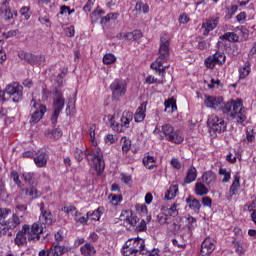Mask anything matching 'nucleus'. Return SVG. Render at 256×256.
<instances>
[{
  "mask_svg": "<svg viewBox=\"0 0 256 256\" xmlns=\"http://www.w3.org/2000/svg\"><path fill=\"white\" fill-rule=\"evenodd\" d=\"M167 59H169V37L167 34H164L160 37L159 57L151 63V69H154L162 78L157 79L153 76H148L146 77V83L148 85L165 83V69H169V65L163 66V64L167 63Z\"/></svg>",
  "mask_w": 256,
  "mask_h": 256,
  "instance_id": "obj_1",
  "label": "nucleus"
},
{
  "mask_svg": "<svg viewBox=\"0 0 256 256\" xmlns=\"http://www.w3.org/2000/svg\"><path fill=\"white\" fill-rule=\"evenodd\" d=\"M84 156L86 157L88 163H93L97 173H103L105 171V161L103 160V153L99 148L93 150L86 149L84 151Z\"/></svg>",
  "mask_w": 256,
  "mask_h": 256,
  "instance_id": "obj_2",
  "label": "nucleus"
},
{
  "mask_svg": "<svg viewBox=\"0 0 256 256\" xmlns=\"http://www.w3.org/2000/svg\"><path fill=\"white\" fill-rule=\"evenodd\" d=\"M63 107H65V98L63 97V92L59 90V88H55L54 90V99H53V114L51 117L52 125H57V119H59V115L63 111Z\"/></svg>",
  "mask_w": 256,
  "mask_h": 256,
  "instance_id": "obj_3",
  "label": "nucleus"
},
{
  "mask_svg": "<svg viewBox=\"0 0 256 256\" xmlns=\"http://www.w3.org/2000/svg\"><path fill=\"white\" fill-rule=\"evenodd\" d=\"M233 107V111L231 113V119H236L237 123H245L247 116L245 115V107H243V101L239 100H230L228 101V109L231 110Z\"/></svg>",
  "mask_w": 256,
  "mask_h": 256,
  "instance_id": "obj_4",
  "label": "nucleus"
},
{
  "mask_svg": "<svg viewBox=\"0 0 256 256\" xmlns=\"http://www.w3.org/2000/svg\"><path fill=\"white\" fill-rule=\"evenodd\" d=\"M5 95H8L14 103H19L23 101V87L17 82L8 84L4 90L3 101H5Z\"/></svg>",
  "mask_w": 256,
  "mask_h": 256,
  "instance_id": "obj_5",
  "label": "nucleus"
},
{
  "mask_svg": "<svg viewBox=\"0 0 256 256\" xmlns=\"http://www.w3.org/2000/svg\"><path fill=\"white\" fill-rule=\"evenodd\" d=\"M30 106L32 107L31 109V118L29 123L32 125H37L41 119H43V116L45 113H47V106L37 103L35 99H32L30 102Z\"/></svg>",
  "mask_w": 256,
  "mask_h": 256,
  "instance_id": "obj_6",
  "label": "nucleus"
},
{
  "mask_svg": "<svg viewBox=\"0 0 256 256\" xmlns=\"http://www.w3.org/2000/svg\"><path fill=\"white\" fill-rule=\"evenodd\" d=\"M131 121H133V112L124 111L120 118V123L113 122L112 127L114 131H117V133H123L125 129H129V125H131Z\"/></svg>",
  "mask_w": 256,
  "mask_h": 256,
  "instance_id": "obj_7",
  "label": "nucleus"
},
{
  "mask_svg": "<svg viewBox=\"0 0 256 256\" xmlns=\"http://www.w3.org/2000/svg\"><path fill=\"white\" fill-rule=\"evenodd\" d=\"M207 123L216 133H225V131H227V123L223 118H219L216 114L210 115Z\"/></svg>",
  "mask_w": 256,
  "mask_h": 256,
  "instance_id": "obj_8",
  "label": "nucleus"
},
{
  "mask_svg": "<svg viewBox=\"0 0 256 256\" xmlns=\"http://www.w3.org/2000/svg\"><path fill=\"white\" fill-rule=\"evenodd\" d=\"M110 90L112 91V99H119L127 93V83L125 80L116 79L110 85Z\"/></svg>",
  "mask_w": 256,
  "mask_h": 256,
  "instance_id": "obj_9",
  "label": "nucleus"
},
{
  "mask_svg": "<svg viewBox=\"0 0 256 256\" xmlns=\"http://www.w3.org/2000/svg\"><path fill=\"white\" fill-rule=\"evenodd\" d=\"M21 225V218L17 214H12L11 218L6 220V224L0 226V237L3 235H11L9 230L17 229Z\"/></svg>",
  "mask_w": 256,
  "mask_h": 256,
  "instance_id": "obj_10",
  "label": "nucleus"
},
{
  "mask_svg": "<svg viewBox=\"0 0 256 256\" xmlns=\"http://www.w3.org/2000/svg\"><path fill=\"white\" fill-rule=\"evenodd\" d=\"M226 59L225 52L217 51L215 54L206 58L204 63L207 69H215V65H224Z\"/></svg>",
  "mask_w": 256,
  "mask_h": 256,
  "instance_id": "obj_11",
  "label": "nucleus"
},
{
  "mask_svg": "<svg viewBox=\"0 0 256 256\" xmlns=\"http://www.w3.org/2000/svg\"><path fill=\"white\" fill-rule=\"evenodd\" d=\"M120 221H123L126 227H137L139 223V217L133 213V210H123L120 215Z\"/></svg>",
  "mask_w": 256,
  "mask_h": 256,
  "instance_id": "obj_12",
  "label": "nucleus"
},
{
  "mask_svg": "<svg viewBox=\"0 0 256 256\" xmlns=\"http://www.w3.org/2000/svg\"><path fill=\"white\" fill-rule=\"evenodd\" d=\"M204 105L215 111H223L225 103L223 102V97L205 96Z\"/></svg>",
  "mask_w": 256,
  "mask_h": 256,
  "instance_id": "obj_13",
  "label": "nucleus"
},
{
  "mask_svg": "<svg viewBox=\"0 0 256 256\" xmlns=\"http://www.w3.org/2000/svg\"><path fill=\"white\" fill-rule=\"evenodd\" d=\"M127 242H130V247H132L137 254L147 255V250H145V240H143V238H130Z\"/></svg>",
  "mask_w": 256,
  "mask_h": 256,
  "instance_id": "obj_14",
  "label": "nucleus"
},
{
  "mask_svg": "<svg viewBox=\"0 0 256 256\" xmlns=\"http://www.w3.org/2000/svg\"><path fill=\"white\" fill-rule=\"evenodd\" d=\"M39 223L42 225H52L53 224V214L51 210L45 209V203L40 204V216Z\"/></svg>",
  "mask_w": 256,
  "mask_h": 256,
  "instance_id": "obj_15",
  "label": "nucleus"
},
{
  "mask_svg": "<svg viewBox=\"0 0 256 256\" xmlns=\"http://www.w3.org/2000/svg\"><path fill=\"white\" fill-rule=\"evenodd\" d=\"M213 251H215V239L211 237L205 238L201 245L200 255L209 256Z\"/></svg>",
  "mask_w": 256,
  "mask_h": 256,
  "instance_id": "obj_16",
  "label": "nucleus"
},
{
  "mask_svg": "<svg viewBox=\"0 0 256 256\" xmlns=\"http://www.w3.org/2000/svg\"><path fill=\"white\" fill-rule=\"evenodd\" d=\"M31 231V227L29 225L25 224L22 227V230L17 233L15 238V244L18 245V247H21L22 245H25L27 243V235L28 237H31L29 232Z\"/></svg>",
  "mask_w": 256,
  "mask_h": 256,
  "instance_id": "obj_17",
  "label": "nucleus"
},
{
  "mask_svg": "<svg viewBox=\"0 0 256 256\" xmlns=\"http://www.w3.org/2000/svg\"><path fill=\"white\" fill-rule=\"evenodd\" d=\"M219 25V17H211L202 23L203 35H209Z\"/></svg>",
  "mask_w": 256,
  "mask_h": 256,
  "instance_id": "obj_18",
  "label": "nucleus"
},
{
  "mask_svg": "<svg viewBox=\"0 0 256 256\" xmlns=\"http://www.w3.org/2000/svg\"><path fill=\"white\" fill-rule=\"evenodd\" d=\"M9 3H11V0H5L0 6V17H2V19L5 21L13 19V12H11V6Z\"/></svg>",
  "mask_w": 256,
  "mask_h": 256,
  "instance_id": "obj_19",
  "label": "nucleus"
},
{
  "mask_svg": "<svg viewBox=\"0 0 256 256\" xmlns=\"http://www.w3.org/2000/svg\"><path fill=\"white\" fill-rule=\"evenodd\" d=\"M41 233H43V223H40L39 221L37 223H34L30 229L29 235L28 236V240L29 241H34V239H36V241H39L40 237L39 235H41Z\"/></svg>",
  "mask_w": 256,
  "mask_h": 256,
  "instance_id": "obj_20",
  "label": "nucleus"
},
{
  "mask_svg": "<svg viewBox=\"0 0 256 256\" xmlns=\"http://www.w3.org/2000/svg\"><path fill=\"white\" fill-rule=\"evenodd\" d=\"M145 111H147V102H143L136 110L134 115V121L136 123H141L145 120Z\"/></svg>",
  "mask_w": 256,
  "mask_h": 256,
  "instance_id": "obj_21",
  "label": "nucleus"
},
{
  "mask_svg": "<svg viewBox=\"0 0 256 256\" xmlns=\"http://www.w3.org/2000/svg\"><path fill=\"white\" fill-rule=\"evenodd\" d=\"M186 205H188L189 209L194 211V213H199V211H201V202L193 196H188L186 199Z\"/></svg>",
  "mask_w": 256,
  "mask_h": 256,
  "instance_id": "obj_22",
  "label": "nucleus"
},
{
  "mask_svg": "<svg viewBox=\"0 0 256 256\" xmlns=\"http://www.w3.org/2000/svg\"><path fill=\"white\" fill-rule=\"evenodd\" d=\"M202 181L208 187H213L215 185V181H217V176L213 171H207L202 175Z\"/></svg>",
  "mask_w": 256,
  "mask_h": 256,
  "instance_id": "obj_23",
  "label": "nucleus"
},
{
  "mask_svg": "<svg viewBox=\"0 0 256 256\" xmlns=\"http://www.w3.org/2000/svg\"><path fill=\"white\" fill-rule=\"evenodd\" d=\"M49 155L46 152H40L37 156L34 157V163L39 168L47 167V161Z\"/></svg>",
  "mask_w": 256,
  "mask_h": 256,
  "instance_id": "obj_24",
  "label": "nucleus"
},
{
  "mask_svg": "<svg viewBox=\"0 0 256 256\" xmlns=\"http://www.w3.org/2000/svg\"><path fill=\"white\" fill-rule=\"evenodd\" d=\"M122 39H127L128 41H139L143 37V32L141 30H134L132 32H127L120 34Z\"/></svg>",
  "mask_w": 256,
  "mask_h": 256,
  "instance_id": "obj_25",
  "label": "nucleus"
},
{
  "mask_svg": "<svg viewBox=\"0 0 256 256\" xmlns=\"http://www.w3.org/2000/svg\"><path fill=\"white\" fill-rule=\"evenodd\" d=\"M68 251H71V248L66 246H61L56 243H54L53 247L50 249V253H52L53 256L65 255V253H68Z\"/></svg>",
  "mask_w": 256,
  "mask_h": 256,
  "instance_id": "obj_26",
  "label": "nucleus"
},
{
  "mask_svg": "<svg viewBox=\"0 0 256 256\" xmlns=\"http://www.w3.org/2000/svg\"><path fill=\"white\" fill-rule=\"evenodd\" d=\"M80 252H81V255H83V256L97 255V250L95 249V246H93L91 243H86L83 246H81Z\"/></svg>",
  "mask_w": 256,
  "mask_h": 256,
  "instance_id": "obj_27",
  "label": "nucleus"
},
{
  "mask_svg": "<svg viewBox=\"0 0 256 256\" xmlns=\"http://www.w3.org/2000/svg\"><path fill=\"white\" fill-rule=\"evenodd\" d=\"M197 179V168L195 166H191L186 174V177L184 178V183L186 185H189V183H193Z\"/></svg>",
  "mask_w": 256,
  "mask_h": 256,
  "instance_id": "obj_28",
  "label": "nucleus"
},
{
  "mask_svg": "<svg viewBox=\"0 0 256 256\" xmlns=\"http://www.w3.org/2000/svg\"><path fill=\"white\" fill-rule=\"evenodd\" d=\"M240 181L241 176H239V174H236L234 177V181L229 189L230 198L233 197V195H237V191H239V187H241Z\"/></svg>",
  "mask_w": 256,
  "mask_h": 256,
  "instance_id": "obj_29",
  "label": "nucleus"
},
{
  "mask_svg": "<svg viewBox=\"0 0 256 256\" xmlns=\"http://www.w3.org/2000/svg\"><path fill=\"white\" fill-rule=\"evenodd\" d=\"M177 193H179V186L171 185L169 189L165 192L164 199L166 201H171L177 197Z\"/></svg>",
  "mask_w": 256,
  "mask_h": 256,
  "instance_id": "obj_30",
  "label": "nucleus"
},
{
  "mask_svg": "<svg viewBox=\"0 0 256 256\" xmlns=\"http://www.w3.org/2000/svg\"><path fill=\"white\" fill-rule=\"evenodd\" d=\"M103 207H98L96 210L94 211H89L86 214V218L87 221L89 220V218H91L92 221H99V219H101V215H103Z\"/></svg>",
  "mask_w": 256,
  "mask_h": 256,
  "instance_id": "obj_31",
  "label": "nucleus"
},
{
  "mask_svg": "<svg viewBox=\"0 0 256 256\" xmlns=\"http://www.w3.org/2000/svg\"><path fill=\"white\" fill-rule=\"evenodd\" d=\"M18 56L22 61H26V63H29L30 65H35V55L32 53L20 51Z\"/></svg>",
  "mask_w": 256,
  "mask_h": 256,
  "instance_id": "obj_32",
  "label": "nucleus"
},
{
  "mask_svg": "<svg viewBox=\"0 0 256 256\" xmlns=\"http://www.w3.org/2000/svg\"><path fill=\"white\" fill-rule=\"evenodd\" d=\"M173 131H175V128H173V126H171V124L162 125V133L163 134H160V139L163 140L166 138V140H168L169 137H171V134L173 133Z\"/></svg>",
  "mask_w": 256,
  "mask_h": 256,
  "instance_id": "obj_33",
  "label": "nucleus"
},
{
  "mask_svg": "<svg viewBox=\"0 0 256 256\" xmlns=\"http://www.w3.org/2000/svg\"><path fill=\"white\" fill-rule=\"evenodd\" d=\"M167 141H170V143L179 144L183 143L184 138L183 135H181L178 130H174L168 137Z\"/></svg>",
  "mask_w": 256,
  "mask_h": 256,
  "instance_id": "obj_34",
  "label": "nucleus"
},
{
  "mask_svg": "<svg viewBox=\"0 0 256 256\" xmlns=\"http://www.w3.org/2000/svg\"><path fill=\"white\" fill-rule=\"evenodd\" d=\"M22 191H24L26 196L31 197L32 199H37V198L41 197V193L33 185L30 186L29 188L22 190Z\"/></svg>",
  "mask_w": 256,
  "mask_h": 256,
  "instance_id": "obj_35",
  "label": "nucleus"
},
{
  "mask_svg": "<svg viewBox=\"0 0 256 256\" xmlns=\"http://www.w3.org/2000/svg\"><path fill=\"white\" fill-rule=\"evenodd\" d=\"M122 254L124 256H137L133 246H131V242H127L122 247Z\"/></svg>",
  "mask_w": 256,
  "mask_h": 256,
  "instance_id": "obj_36",
  "label": "nucleus"
},
{
  "mask_svg": "<svg viewBox=\"0 0 256 256\" xmlns=\"http://www.w3.org/2000/svg\"><path fill=\"white\" fill-rule=\"evenodd\" d=\"M195 193L196 195L203 197V195H207V193H209V189H207V186H205V184L197 182L195 184Z\"/></svg>",
  "mask_w": 256,
  "mask_h": 256,
  "instance_id": "obj_37",
  "label": "nucleus"
},
{
  "mask_svg": "<svg viewBox=\"0 0 256 256\" xmlns=\"http://www.w3.org/2000/svg\"><path fill=\"white\" fill-rule=\"evenodd\" d=\"M11 215V209L9 208H0V227L7 223V218Z\"/></svg>",
  "mask_w": 256,
  "mask_h": 256,
  "instance_id": "obj_38",
  "label": "nucleus"
},
{
  "mask_svg": "<svg viewBox=\"0 0 256 256\" xmlns=\"http://www.w3.org/2000/svg\"><path fill=\"white\" fill-rule=\"evenodd\" d=\"M251 73V66H249V63H246L244 66H241L239 68V78L245 79L249 77V74Z\"/></svg>",
  "mask_w": 256,
  "mask_h": 256,
  "instance_id": "obj_39",
  "label": "nucleus"
},
{
  "mask_svg": "<svg viewBox=\"0 0 256 256\" xmlns=\"http://www.w3.org/2000/svg\"><path fill=\"white\" fill-rule=\"evenodd\" d=\"M220 39L237 43V41H239V36H237L235 32H226L225 34L220 36Z\"/></svg>",
  "mask_w": 256,
  "mask_h": 256,
  "instance_id": "obj_40",
  "label": "nucleus"
},
{
  "mask_svg": "<svg viewBox=\"0 0 256 256\" xmlns=\"http://www.w3.org/2000/svg\"><path fill=\"white\" fill-rule=\"evenodd\" d=\"M15 209L16 213L14 214L20 217V219H23V215L27 213V205L18 203L16 204Z\"/></svg>",
  "mask_w": 256,
  "mask_h": 256,
  "instance_id": "obj_41",
  "label": "nucleus"
},
{
  "mask_svg": "<svg viewBox=\"0 0 256 256\" xmlns=\"http://www.w3.org/2000/svg\"><path fill=\"white\" fill-rule=\"evenodd\" d=\"M23 179H24L25 183H28V185H30V186L35 185V173L24 172Z\"/></svg>",
  "mask_w": 256,
  "mask_h": 256,
  "instance_id": "obj_42",
  "label": "nucleus"
},
{
  "mask_svg": "<svg viewBox=\"0 0 256 256\" xmlns=\"http://www.w3.org/2000/svg\"><path fill=\"white\" fill-rule=\"evenodd\" d=\"M143 165L146 169H153L155 167V157L146 156L143 158Z\"/></svg>",
  "mask_w": 256,
  "mask_h": 256,
  "instance_id": "obj_43",
  "label": "nucleus"
},
{
  "mask_svg": "<svg viewBox=\"0 0 256 256\" xmlns=\"http://www.w3.org/2000/svg\"><path fill=\"white\" fill-rule=\"evenodd\" d=\"M63 135V131L60 128H55L51 131L48 132V137H50V139H60Z\"/></svg>",
  "mask_w": 256,
  "mask_h": 256,
  "instance_id": "obj_44",
  "label": "nucleus"
},
{
  "mask_svg": "<svg viewBox=\"0 0 256 256\" xmlns=\"http://www.w3.org/2000/svg\"><path fill=\"white\" fill-rule=\"evenodd\" d=\"M164 105H165V111H167V109H171V113H173L174 111H177V103L175 102L174 99L166 100Z\"/></svg>",
  "mask_w": 256,
  "mask_h": 256,
  "instance_id": "obj_45",
  "label": "nucleus"
},
{
  "mask_svg": "<svg viewBox=\"0 0 256 256\" xmlns=\"http://www.w3.org/2000/svg\"><path fill=\"white\" fill-rule=\"evenodd\" d=\"M170 219H171V217H169V215H167L165 213H159L157 215V221H158V223H160V225H167V223H169Z\"/></svg>",
  "mask_w": 256,
  "mask_h": 256,
  "instance_id": "obj_46",
  "label": "nucleus"
},
{
  "mask_svg": "<svg viewBox=\"0 0 256 256\" xmlns=\"http://www.w3.org/2000/svg\"><path fill=\"white\" fill-rule=\"evenodd\" d=\"M219 175H223L222 183H229L231 181V172H228L225 168L219 169Z\"/></svg>",
  "mask_w": 256,
  "mask_h": 256,
  "instance_id": "obj_47",
  "label": "nucleus"
},
{
  "mask_svg": "<svg viewBox=\"0 0 256 256\" xmlns=\"http://www.w3.org/2000/svg\"><path fill=\"white\" fill-rule=\"evenodd\" d=\"M115 61H117V58L115 57V55H113L111 53L105 54L103 57V63L105 65H111V64L115 63Z\"/></svg>",
  "mask_w": 256,
  "mask_h": 256,
  "instance_id": "obj_48",
  "label": "nucleus"
},
{
  "mask_svg": "<svg viewBox=\"0 0 256 256\" xmlns=\"http://www.w3.org/2000/svg\"><path fill=\"white\" fill-rule=\"evenodd\" d=\"M109 199H110L112 205H119V203H121L123 201V196L111 194L109 196Z\"/></svg>",
  "mask_w": 256,
  "mask_h": 256,
  "instance_id": "obj_49",
  "label": "nucleus"
},
{
  "mask_svg": "<svg viewBox=\"0 0 256 256\" xmlns=\"http://www.w3.org/2000/svg\"><path fill=\"white\" fill-rule=\"evenodd\" d=\"M74 157L79 163H81V161H83V157H85V152L79 148H76L74 151Z\"/></svg>",
  "mask_w": 256,
  "mask_h": 256,
  "instance_id": "obj_50",
  "label": "nucleus"
},
{
  "mask_svg": "<svg viewBox=\"0 0 256 256\" xmlns=\"http://www.w3.org/2000/svg\"><path fill=\"white\" fill-rule=\"evenodd\" d=\"M178 204L174 203L169 209H168V214L170 217H177L179 215V210H177Z\"/></svg>",
  "mask_w": 256,
  "mask_h": 256,
  "instance_id": "obj_51",
  "label": "nucleus"
},
{
  "mask_svg": "<svg viewBox=\"0 0 256 256\" xmlns=\"http://www.w3.org/2000/svg\"><path fill=\"white\" fill-rule=\"evenodd\" d=\"M74 220L77 223H87V217L82 216L80 212H76V214H74Z\"/></svg>",
  "mask_w": 256,
  "mask_h": 256,
  "instance_id": "obj_52",
  "label": "nucleus"
},
{
  "mask_svg": "<svg viewBox=\"0 0 256 256\" xmlns=\"http://www.w3.org/2000/svg\"><path fill=\"white\" fill-rule=\"evenodd\" d=\"M197 227V219L195 217L190 216L188 217V229L191 231V229H195Z\"/></svg>",
  "mask_w": 256,
  "mask_h": 256,
  "instance_id": "obj_53",
  "label": "nucleus"
},
{
  "mask_svg": "<svg viewBox=\"0 0 256 256\" xmlns=\"http://www.w3.org/2000/svg\"><path fill=\"white\" fill-rule=\"evenodd\" d=\"M34 65H45V56L35 55Z\"/></svg>",
  "mask_w": 256,
  "mask_h": 256,
  "instance_id": "obj_54",
  "label": "nucleus"
},
{
  "mask_svg": "<svg viewBox=\"0 0 256 256\" xmlns=\"http://www.w3.org/2000/svg\"><path fill=\"white\" fill-rule=\"evenodd\" d=\"M131 149V140L124 138L123 144H122V151L124 153H127Z\"/></svg>",
  "mask_w": 256,
  "mask_h": 256,
  "instance_id": "obj_55",
  "label": "nucleus"
},
{
  "mask_svg": "<svg viewBox=\"0 0 256 256\" xmlns=\"http://www.w3.org/2000/svg\"><path fill=\"white\" fill-rule=\"evenodd\" d=\"M228 106H229V102L224 103V106L222 108V113H224V115H227L228 117H231V114L234 112V110H233V107H231L229 110Z\"/></svg>",
  "mask_w": 256,
  "mask_h": 256,
  "instance_id": "obj_56",
  "label": "nucleus"
},
{
  "mask_svg": "<svg viewBox=\"0 0 256 256\" xmlns=\"http://www.w3.org/2000/svg\"><path fill=\"white\" fill-rule=\"evenodd\" d=\"M234 246L238 255H242V253H245V248H243V245L239 243V241H234Z\"/></svg>",
  "mask_w": 256,
  "mask_h": 256,
  "instance_id": "obj_57",
  "label": "nucleus"
},
{
  "mask_svg": "<svg viewBox=\"0 0 256 256\" xmlns=\"http://www.w3.org/2000/svg\"><path fill=\"white\" fill-rule=\"evenodd\" d=\"M146 230H147V222L145 220H141V222L136 227V231L141 233Z\"/></svg>",
  "mask_w": 256,
  "mask_h": 256,
  "instance_id": "obj_58",
  "label": "nucleus"
},
{
  "mask_svg": "<svg viewBox=\"0 0 256 256\" xmlns=\"http://www.w3.org/2000/svg\"><path fill=\"white\" fill-rule=\"evenodd\" d=\"M10 177L13 179L14 183L18 185V187H21V180H19V173L16 171L11 172Z\"/></svg>",
  "mask_w": 256,
  "mask_h": 256,
  "instance_id": "obj_59",
  "label": "nucleus"
},
{
  "mask_svg": "<svg viewBox=\"0 0 256 256\" xmlns=\"http://www.w3.org/2000/svg\"><path fill=\"white\" fill-rule=\"evenodd\" d=\"M244 209H247L249 212H254L256 209V199L252 200L251 203L245 204Z\"/></svg>",
  "mask_w": 256,
  "mask_h": 256,
  "instance_id": "obj_60",
  "label": "nucleus"
},
{
  "mask_svg": "<svg viewBox=\"0 0 256 256\" xmlns=\"http://www.w3.org/2000/svg\"><path fill=\"white\" fill-rule=\"evenodd\" d=\"M202 205H204V207H211V205H213V200H211L210 197L205 196L202 198Z\"/></svg>",
  "mask_w": 256,
  "mask_h": 256,
  "instance_id": "obj_61",
  "label": "nucleus"
},
{
  "mask_svg": "<svg viewBox=\"0 0 256 256\" xmlns=\"http://www.w3.org/2000/svg\"><path fill=\"white\" fill-rule=\"evenodd\" d=\"M179 23L182 25H186V23H189V16L186 13H183L179 16Z\"/></svg>",
  "mask_w": 256,
  "mask_h": 256,
  "instance_id": "obj_62",
  "label": "nucleus"
},
{
  "mask_svg": "<svg viewBox=\"0 0 256 256\" xmlns=\"http://www.w3.org/2000/svg\"><path fill=\"white\" fill-rule=\"evenodd\" d=\"M65 33H66L67 37H75V27L70 26V27L66 28Z\"/></svg>",
  "mask_w": 256,
  "mask_h": 256,
  "instance_id": "obj_63",
  "label": "nucleus"
},
{
  "mask_svg": "<svg viewBox=\"0 0 256 256\" xmlns=\"http://www.w3.org/2000/svg\"><path fill=\"white\" fill-rule=\"evenodd\" d=\"M89 135H90V141H92L93 144H95V125L90 126Z\"/></svg>",
  "mask_w": 256,
  "mask_h": 256,
  "instance_id": "obj_64",
  "label": "nucleus"
}]
</instances>
